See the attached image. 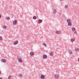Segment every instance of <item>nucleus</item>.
<instances>
[{"label": "nucleus", "mask_w": 79, "mask_h": 79, "mask_svg": "<svg viewBox=\"0 0 79 79\" xmlns=\"http://www.w3.org/2000/svg\"><path fill=\"white\" fill-rule=\"evenodd\" d=\"M43 59H46L47 58V56L45 54L43 55Z\"/></svg>", "instance_id": "f257e3e1"}, {"label": "nucleus", "mask_w": 79, "mask_h": 79, "mask_svg": "<svg viewBox=\"0 0 79 79\" xmlns=\"http://www.w3.org/2000/svg\"><path fill=\"white\" fill-rule=\"evenodd\" d=\"M17 23V20L15 19L14 21L13 22V23L14 25H16V23Z\"/></svg>", "instance_id": "f03ea898"}, {"label": "nucleus", "mask_w": 79, "mask_h": 79, "mask_svg": "<svg viewBox=\"0 0 79 79\" xmlns=\"http://www.w3.org/2000/svg\"><path fill=\"white\" fill-rule=\"evenodd\" d=\"M42 23V20H38V23H39V24H40V23Z\"/></svg>", "instance_id": "7ed1b4c3"}, {"label": "nucleus", "mask_w": 79, "mask_h": 79, "mask_svg": "<svg viewBox=\"0 0 79 79\" xmlns=\"http://www.w3.org/2000/svg\"><path fill=\"white\" fill-rule=\"evenodd\" d=\"M18 43V40H16L15 41H14L13 43L14 45H16Z\"/></svg>", "instance_id": "20e7f679"}, {"label": "nucleus", "mask_w": 79, "mask_h": 79, "mask_svg": "<svg viewBox=\"0 0 79 79\" xmlns=\"http://www.w3.org/2000/svg\"><path fill=\"white\" fill-rule=\"evenodd\" d=\"M56 34H61V31H57L56 32Z\"/></svg>", "instance_id": "39448f33"}, {"label": "nucleus", "mask_w": 79, "mask_h": 79, "mask_svg": "<svg viewBox=\"0 0 79 79\" xmlns=\"http://www.w3.org/2000/svg\"><path fill=\"white\" fill-rule=\"evenodd\" d=\"M1 61H2V62H3L4 63H6V60L5 59H2Z\"/></svg>", "instance_id": "423d86ee"}, {"label": "nucleus", "mask_w": 79, "mask_h": 79, "mask_svg": "<svg viewBox=\"0 0 79 79\" xmlns=\"http://www.w3.org/2000/svg\"><path fill=\"white\" fill-rule=\"evenodd\" d=\"M68 25L69 26H71L72 25V23H71V22H69L68 23Z\"/></svg>", "instance_id": "0eeeda50"}, {"label": "nucleus", "mask_w": 79, "mask_h": 79, "mask_svg": "<svg viewBox=\"0 0 79 79\" xmlns=\"http://www.w3.org/2000/svg\"><path fill=\"white\" fill-rule=\"evenodd\" d=\"M30 55L31 56L34 55V53L33 52H31L30 53Z\"/></svg>", "instance_id": "6e6552de"}, {"label": "nucleus", "mask_w": 79, "mask_h": 79, "mask_svg": "<svg viewBox=\"0 0 79 79\" xmlns=\"http://www.w3.org/2000/svg\"><path fill=\"white\" fill-rule=\"evenodd\" d=\"M67 21L68 23H71V19H68L67 20Z\"/></svg>", "instance_id": "1a4fd4ad"}, {"label": "nucleus", "mask_w": 79, "mask_h": 79, "mask_svg": "<svg viewBox=\"0 0 79 79\" xmlns=\"http://www.w3.org/2000/svg\"><path fill=\"white\" fill-rule=\"evenodd\" d=\"M18 61L19 62H20V63H21V62H22V59L21 58H19L18 59Z\"/></svg>", "instance_id": "9d476101"}, {"label": "nucleus", "mask_w": 79, "mask_h": 79, "mask_svg": "<svg viewBox=\"0 0 79 79\" xmlns=\"http://www.w3.org/2000/svg\"><path fill=\"white\" fill-rule=\"evenodd\" d=\"M56 9H54L53 10V13L54 14H56Z\"/></svg>", "instance_id": "9b49d317"}, {"label": "nucleus", "mask_w": 79, "mask_h": 79, "mask_svg": "<svg viewBox=\"0 0 79 79\" xmlns=\"http://www.w3.org/2000/svg\"><path fill=\"white\" fill-rule=\"evenodd\" d=\"M53 55H54V53H53V52H51L50 54V56H53Z\"/></svg>", "instance_id": "f8f14e48"}, {"label": "nucleus", "mask_w": 79, "mask_h": 79, "mask_svg": "<svg viewBox=\"0 0 79 79\" xmlns=\"http://www.w3.org/2000/svg\"><path fill=\"white\" fill-rule=\"evenodd\" d=\"M55 77H56V78H58V77H59V75L58 74H56L55 75Z\"/></svg>", "instance_id": "ddd939ff"}, {"label": "nucleus", "mask_w": 79, "mask_h": 79, "mask_svg": "<svg viewBox=\"0 0 79 79\" xmlns=\"http://www.w3.org/2000/svg\"><path fill=\"white\" fill-rule=\"evenodd\" d=\"M68 8V5H66L65 6L64 8L66 9V8Z\"/></svg>", "instance_id": "4468645a"}, {"label": "nucleus", "mask_w": 79, "mask_h": 79, "mask_svg": "<svg viewBox=\"0 0 79 79\" xmlns=\"http://www.w3.org/2000/svg\"><path fill=\"white\" fill-rule=\"evenodd\" d=\"M74 40H75V39H74V38H72L71 40V41L72 42H74Z\"/></svg>", "instance_id": "2eb2a0df"}, {"label": "nucleus", "mask_w": 79, "mask_h": 79, "mask_svg": "<svg viewBox=\"0 0 79 79\" xmlns=\"http://www.w3.org/2000/svg\"><path fill=\"white\" fill-rule=\"evenodd\" d=\"M41 79H44L45 78V76L44 75H42L41 76Z\"/></svg>", "instance_id": "dca6fc26"}, {"label": "nucleus", "mask_w": 79, "mask_h": 79, "mask_svg": "<svg viewBox=\"0 0 79 79\" xmlns=\"http://www.w3.org/2000/svg\"><path fill=\"white\" fill-rule=\"evenodd\" d=\"M72 30L73 31H74L76 30V29L74 27H73L72 28Z\"/></svg>", "instance_id": "f3484780"}, {"label": "nucleus", "mask_w": 79, "mask_h": 79, "mask_svg": "<svg viewBox=\"0 0 79 79\" xmlns=\"http://www.w3.org/2000/svg\"><path fill=\"white\" fill-rule=\"evenodd\" d=\"M43 44L44 45V47H47V45L45 43H44Z\"/></svg>", "instance_id": "a211bd4d"}, {"label": "nucleus", "mask_w": 79, "mask_h": 79, "mask_svg": "<svg viewBox=\"0 0 79 79\" xmlns=\"http://www.w3.org/2000/svg\"><path fill=\"white\" fill-rule=\"evenodd\" d=\"M36 19L37 17H36V16H34L33 17V19Z\"/></svg>", "instance_id": "6ab92c4d"}, {"label": "nucleus", "mask_w": 79, "mask_h": 79, "mask_svg": "<svg viewBox=\"0 0 79 79\" xmlns=\"http://www.w3.org/2000/svg\"><path fill=\"white\" fill-rule=\"evenodd\" d=\"M3 27L4 29H6V26L5 25H4Z\"/></svg>", "instance_id": "aec40b11"}, {"label": "nucleus", "mask_w": 79, "mask_h": 79, "mask_svg": "<svg viewBox=\"0 0 79 79\" xmlns=\"http://www.w3.org/2000/svg\"><path fill=\"white\" fill-rule=\"evenodd\" d=\"M8 78L9 79H11V76H9L8 77Z\"/></svg>", "instance_id": "412c9836"}, {"label": "nucleus", "mask_w": 79, "mask_h": 79, "mask_svg": "<svg viewBox=\"0 0 79 79\" xmlns=\"http://www.w3.org/2000/svg\"><path fill=\"white\" fill-rule=\"evenodd\" d=\"M79 50V48H77L76 49H75V51H78Z\"/></svg>", "instance_id": "4be33fe9"}, {"label": "nucleus", "mask_w": 79, "mask_h": 79, "mask_svg": "<svg viewBox=\"0 0 79 79\" xmlns=\"http://www.w3.org/2000/svg\"><path fill=\"white\" fill-rule=\"evenodd\" d=\"M0 40H3V38H2V37H0Z\"/></svg>", "instance_id": "5701e85b"}, {"label": "nucleus", "mask_w": 79, "mask_h": 79, "mask_svg": "<svg viewBox=\"0 0 79 79\" xmlns=\"http://www.w3.org/2000/svg\"><path fill=\"white\" fill-rule=\"evenodd\" d=\"M69 53L70 54H72V53H73V52H72V51H69Z\"/></svg>", "instance_id": "b1692460"}, {"label": "nucleus", "mask_w": 79, "mask_h": 79, "mask_svg": "<svg viewBox=\"0 0 79 79\" xmlns=\"http://www.w3.org/2000/svg\"><path fill=\"white\" fill-rule=\"evenodd\" d=\"M10 19V17H6L7 19Z\"/></svg>", "instance_id": "393cba45"}, {"label": "nucleus", "mask_w": 79, "mask_h": 79, "mask_svg": "<svg viewBox=\"0 0 79 79\" xmlns=\"http://www.w3.org/2000/svg\"><path fill=\"white\" fill-rule=\"evenodd\" d=\"M74 34H77V32H76V31H74Z\"/></svg>", "instance_id": "a878e982"}, {"label": "nucleus", "mask_w": 79, "mask_h": 79, "mask_svg": "<svg viewBox=\"0 0 79 79\" xmlns=\"http://www.w3.org/2000/svg\"><path fill=\"white\" fill-rule=\"evenodd\" d=\"M21 76H22V74H20V75H19V77H21Z\"/></svg>", "instance_id": "bb28decb"}, {"label": "nucleus", "mask_w": 79, "mask_h": 79, "mask_svg": "<svg viewBox=\"0 0 79 79\" xmlns=\"http://www.w3.org/2000/svg\"><path fill=\"white\" fill-rule=\"evenodd\" d=\"M2 17V16L0 15V18Z\"/></svg>", "instance_id": "cd10ccee"}, {"label": "nucleus", "mask_w": 79, "mask_h": 79, "mask_svg": "<svg viewBox=\"0 0 79 79\" xmlns=\"http://www.w3.org/2000/svg\"><path fill=\"white\" fill-rule=\"evenodd\" d=\"M0 79H2V77H1V78H0Z\"/></svg>", "instance_id": "c85d7f7f"}, {"label": "nucleus", "mask_w": 79, "mask_h": 79, "mask_svg": "<svg viewBox=\"0 0 79 79\" xmlns=\"http://www.w3.org/2000/svg\"><path fill=\"white\" fill-rule=\"evenodd\" d=\"M0 74H1V71H0Z\"/></svg>", "instance_id": "c756f323"}, {"label": "nucleus", "mask_w": 79, "mask_h": 79, "mask_svg": "<svg viewBox=\"0 0 79 79\" xmlns=\"http://www.w3.org/2000/svg\"><path fill=\"white\" fill-rule=\"evenodd\" d=\"M60 0V1H63V0Z\"/></svg>", "instance_id": "7c9ffc66"}]
</instances>
